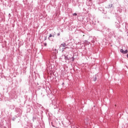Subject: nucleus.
<instances>
[{
	"instance_id": "9",
	"label": "nucleus",
	"mask_w": 128,
	"mask_h": 128,
	"mask_svg": "<svg viewBox=\"0 0 128 128\" xmlns=\"http://www.w3.org/2000/svg\"><path fill=\"white\" fill-rule=\"evenodd\" d=\"M123 54H128V50H126L125 51L124 50V52H123Z\"/></svg>"
},
{
	"instance_id": "7",
	"label": "nucleus",
	"mask_w": 128,
	"mask_h": 128,
	"mask_svg": "<svg viewBox=\"0 0 128 128\" xmlns=\"http://www.w3.org/2000/svg\"><path fill=\"white\" fill-rule=\"evenodd\" d=\"M109 8H112V4H110L108 6Z\"/></svg>"
},
{
	"instance_id": "14",
	"label": "nucleus",
	"mask_w": 128,
	"mask_h": 128,
	"mask_svg": "<svg viewBox=\"0 0 128 128\" xmlns=\"http://www.w3.org/2000/svg\"><path fill=\"white\" fill-rule=\"evenodd\" d=\"M46 44H47L46 43H44V46H46Z\"/></svg>"
},
{
	"instance_id": "6",
	"label": "nucleus",
	"mask_w": 128,
	"mask_h": 128,
	"mask_svg": "<svg viewBox=\"0 0 128 128\" xmlns=\"http://www.w3.org/2000/svg\"><path fill=\"white\" fill-rule=\"evenodd\" d=\"M64 60H69V59H68V56H64Z\"/></svg>"
},
{
	"instance_id": "18",
	"label": "nucleus",
	"mask_w": 128,
	"mask_h": 128,
	"mask_svg": "<svg viewBox=\"0 0 128 128\" xmlns=\"http://www.w3.org/2000/svg\"><path fill=\"white\" fill-rule=\"evenodd\" d=\"M12 120H14V119H12Z\"/></svg>"
},
{
	"instance_id": "8",
	"label": "nucleus",
	"mask_w": 128,
	"mask_h": 128,
	"mask_svg": "<svg viewBox=\"0 0 128 128\" xmlns=\"http://www.w3.org/2000/svg\"><path fill=\"white\" fill-rule=\"evenodd\" d=\"M120 52H122V54H124V50H122V49H121V50H120Z\"/></svg>"
},
{
	"instance_id": "19",
	"label": "nucleus",
	"mask_w": 128,
	"mask_h": 128,
	"mask_svg": "<svg viewBox=\"0 0 128 128\" xmlns=\"http://www.w3.org/2000/svg\"><path fill=\"white\" fill-rule=\"evenodd\" d=\"M12 120H14V119H12Z\"/></svg>"
},
{
	"instance_id": "13",
	"label": "nucleus",
	"mask_w": 128,
	"mask_h": 128,
	"mask_svg": "<svg viewBox=\"0 0 128 128\" xmlns=\"http://www.w3.org/2000/svg\"><path fill=\"white\" fill-rule=\"evenodd\" d=\"M57 36H60V32L58 33Z\"/></svg>"
},
{
	"instance_id": "17",
	"label": "nucleus",
	"mask_w": 128,
	"mask_h": 128,
	"mask_svg": "<svg viewBox=\"0 0 128 128\" xmlns=\"http://www.w3.org/2000/svg\"><path fill=\"white\" fill-rule=\"evenodd\" d=\"M9 16H10V14H9Z\"/></svg>"
},
{
	"instance_id": "12",
	"label": "nucleus",
	"mask_w": 128,
	"mask_h": 128,
	"mask_svg": "<svg viewBox=\"0 0 128 128\" xmlns=\"http://www.w3.org/2000/svg\"><path fill=\"white\" fill-rule=\"evenodd\" d=\"M72 62H74V58L72 57Z\"/></svg>"
},
{
	"instance_id": "11",
	"label": "nucleus",
	"mask_w": 128,
	"mask_h": 128,
	"mask_svg": "<svg viewBox=\"0 0 128 128\" xmlns=\"http://www.w3.org/2000/svg\"><path fill=\"white\" fill-rule=\"evenodd\" d=\"M73 16H78V14L74 13V14H73Z\"/></svg>"
},
{
	"instance_id": "15",
	"label": "nucleus",
	"mask_w": 128,
	"mask_h": 128,
	"mask_svg": "<svg viewBox=\"0 0 128 128\" xmlns=\"http://www.w3.org/2000/svg\"><path fill=\"white\" fill-rule=\"evenodd\" d=\"M46 40V37H45L44 40Z\"/></svg>"
},
{
	"instance_id": "2",
	"label": "nucleus",
	"mask_w": 128,
	"mask_h": 128,
	"mask_svg": "<svg viewBox=\"0 0 128 128\" xmlns=\"http://www.w3.org/2000/svg\"><path fill=\"white\" fill-rule=\"evenodd\" d=\"M115 26L117 28H120V21L116 20L115 22Z\"/></svg>"
},
{
	"instance_id": "4",
	"label": "nucleus",
	"mask_w": 128,
	"mask_h": 128,
	"mask_svg": "<svg viewBox=\"0 0 128 128\" xmlns=\"http://www.w3.org/2000/svg\"><path fill=\"white\" fill-rule=\"evenodd\" d=\"M96 80H97L96 75H95V76H94L93 80H94V82H96Z\"/></svg>"
},
{
	"instance_id": "1",
	"label": "nucleus",
	"mask_w": 128,
	"mask_h": 128,
	"mask_svg": "<svg viewBox=\"0 0 128 128\" xmlns=\"http://www.w3.org/2000/svg\"><path fill=\"white\" fill-rule=\"evenodd\" d=\"M66 48V44H61L60 46V50H62V52H64V50Z\"/></svg>"
},
{
	"instance_id": "3",
	"label": "nucleus",
	"mask_w": 128,
	"mask_h": 128,
	"mask_svg": "<svg viewBox=\"0 0 128 128\" xmlns=\"http://www.w3.org/2000/svg\"><path fill=\"white\" fill-rule=\"evenodd\" d=\"M52 104L54 106V108H58V106H56V100H52Z\"/></svg>"
},
{
	"instance_id": "10",
	"label": "nucleus",
	"mask_w": 128,
	"mask_h": 128,
	"mask_svg": "<svg viewBox=\"0 0 128 128\" xmlns=\"http://www.w3.org/2000/svg\"><path fill=\"white\" fill-rule=\"evenodd\" d=\"M55 54H58V50L56 49L54 50Z\"/></svg>"
},
{
	"instance_id": "5",
	"label": "nucleus",
	"mask_w": 128,
	"mask_h": 128,
	"mask_svg": "<svg viewBox=\"0 0 128 128\" xmlns=\"http://www.w3.org/2000/svg\"><path fill=\"white\" fill-rule=\"evenodd\" d=\"M52 38H54V34L52 35V34H50L48 38H52Z\"/></svg>"
},
{
	"instance_id": "16",
	"label": "nucleus",
	"mask_w": 128,
	"mask_h": 128,
	"mask_svg": "<svg viewBox=\"0 0 128 128\" xmlns=\"http://www.w3.org/2000/svg\"><path fill=\"white\" fill-rule=\"evenodd\" d=\"M126 56H127V58H128V54H127Z\"/></svg>"
}]
</instances>
